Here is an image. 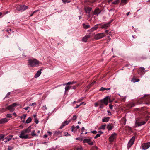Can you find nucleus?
Instances as JSON below:
<instances>
[{"label": "nucleus", "instance_id": "1", "mask_svg": "<svg viewBox=\"0 0 150 150\" xmlns=\"http://www.w3.org/2000/svg\"><path fill=\"white\" fill-rule=\"evenodd\" d=\"M30 131L31 127L30 126L26 129L21 132L19 137L22 139H27L28 137L27 133H29Z\"/></svg>", "mask_w": 150, "mask_h": 150}, {"label": "nucleus", "instance_id": "2", "mask_svg": "<svg viewBox=\"0 0 150 150\" xmlns=\"http://www.w3.org/2000/svg\"><path fill=\"white\" fill-rule=\"evenodd\" d=\"M28 65L29 67H36L38 66L39 62L35 59H29L28 60Z\"/></svg>", "mask_w": 150, "mask_h": 150}, {"label": "nucleus", "instance_id": "3", "mask_svg": "<svg viewBox=\"0 0 150 150\" xmlns=\"http://www.w3.org/2000/svg\"><path fill=\"white\" fill-rule=\"evenodd\" d=\"M16 103H14L6 107V108H3L0 110L1 112H4L7 110H8L10 112H12L14 111L15 110L14 107L17 105Z\"/></svg>", "mask_w": 150, "mask_h": 150}, {"label": "nucleus", "instance_id": "4", "mask_svg": "<svg viewBox=\"0 0 150 150\" xmlns=\"http://www.w3.org/2000/svg\"><path fill=\"white\" fill-rule=\"evenodd\" d=\"M109 99V96H107L104 99L100 100V104L99 108L102 109L104 107V104L107 105L108 103V100Z\"/></svg>", "mask_w": 150, "mask_h": 150}, {"label": "nucleus", "instance_id": "5", "mask_svg": "<svg viewBox=\"0 0 150 150\" xmlns=\"http://www.w3.org/2000/svg\"><path fill=\"white\" fill-rule=\"evenodd\" d=\"M28 8V6L23 5L17 6L16 7V9L18 10L23 11L27 9Z\"/></svg>", "mask_w": 150, "mask_h": 150}, {"label": "nucleus", "instance_id": "6", "mask_svg": "<svg viewBox=\"0 0 150 150\" xmlns=\"http://www.w3.org/2000/svg\"><path fill=\"white\" fill-rule=\"evenodd\" d=\"M105 36V34L104 33H102L96 35L94 36V38L96 40H98L102 38Z\"/></svg>", "mask_w": 150, "mask_h": 150}, {"label": "nucleus", "instance_id": "7", "mask_svg": "<svg viewBox=\"0 0 150 150\" xmlns=\"http://www.w3.org/2000/svg\"><path fill=\"white\" fill-rule=\"evenodd\" d=\"M150 146V142H148L146 143H143L141 145L142 149L143 150H146L149 148Z\"/></svg>", "mask_w": 150, "mask_h": 150}, {"label": "nucleus", "instance_id": "8", "mask_svg": "<svg viewBox=\"0 0 150 150\" xmlns=\"http://www.w3.org/2000/svg\"><path fill=\"white\" fill-rule=\"evenodd\" d=\"M135 140V137L133 136L129 142L127 144V147L128 149L131 147L134 144Z\"/></svg>", "mask_w": 150, "mask_h": 150}, {"label": "nucleus", "instance_id": "9", "mask_svg": "<svg viewBox=\"0 0 150 150\" xmlns=\"http://www.w3.org/2000/svg\"><path fill=\"white\" fill-rule=\"evenodd\" d=\"M117 134L116 133H114L112 134L111 136L109 138V142H112L114 141V140L115 139Z\"/></svg>", "mask_w": 150, "mask_h": 150}, {"label": "nucleus", "instance_id": "10", "mask_svg": "<svg viewBox=\"0 0 150 150\" xmlns=\"http://www.w3.org/2000/svg\"><path fill=\"white\" fill-rule=\"evenodd\" d=\"M92 8L91 7H86L85 8V10L86 13H88V16L89 18L91 16L90 12L92 10Z\"/></svg>", "mask_w": 150, "mask_h": 150}, {"label": "nucleus", "instance_id": "11", "mask_svg": "<svg viewBox=\"0 0 150 150\" xmlns=\"http://www.w3.org/2000/svg\"><path fill=\"white\" fill-rule=\"evenodd\" d=\"M113 20H111L110 22L106 24L102 25L101 28H102L106 29L108 28L110 26V23Z\"/></svg>", "mask_w": 150, "mask_h": 150}, {"label": "nucleus", "instance_id": "12", "mask_svg": "<svg viewBox=\"0 0 150 150\" xmlns=\"http://www.w3.org/2000/svg\"><path fill=\"white\" fill-rule=\"evenodd\" d=\"M148 118L146 119L145 121H143L139 122H137V121H136L135 122V124L139 126H141L145 124L146 122L148 121Z\"/></svg>", "mask_w": 150, "mask_h": 150}, {"label": "nucleus", "instance_id": "13", "mask_svg": "<svg viewBox=\"0 0 150 150\" xmlns=\"http://www.w3.org/2000/svg\"><path fill=\"white\" fill-rule=\"evenodd\" d=\"M101 25L100 24H96L95 25L94 27H92L90 30H88V31L92 32L96 30L98 28V25Z\"/></svg>", "mask_w": 150, "mask_h": 150}, {"label": "nucleus", "instance_id": "14", "mask_svg": "<svg viewBox=\"0 0 150 150\" xmlns=\"http://www.w3.org/2000/svg\"><path fill=\"white\" fill-rule=\"evenodd\" d=\"M54 133V136H58L59 137H62L61 132L60 131H55L53 132Z\"/></svg>", "mask_w": 150, "mask_h": 150}, {"label": "nucleus", "instance_id": "15", "mask_svg": "<svg viewBox=\"0 0 150 150\" xmlns=\"http://www.w3.org/2000/svg\"><path fill=\"white\" fill-rule=\"evenodd\" d=\"M91 37L90 35H88L85 36L83 38L82 41L84 42H86L87 41V39Z\"/></svg>", "mask_w": 150, "mask_h": 150}, {"label": "nucleus", "instance_id": "16", "mask_svg": "<svg viewBox=\"0 0 150 150\" xmlns=\"http://www.w3.org/2000/svg\"><path fill=\"white\" fill-rule=\"evenodd\" d=\"M8 120L6 118L1 119H0V124L5 123L7 122Z\"/></svg>", "mask_w": 150, "mask_h": 150}, {"label": "nucleus", "instance_id": "17", "mask_svg": "<svg viewBox=\"0 0 150 150\" xmlns=\"http://www.w3.org/2000/svg\"><path fill=\"white\" fill-rule=\"evenodd\" d=\"M114 127L112 123L109 124L107 126V129L108 130H111Z\"/></svg>", "mask_w": 150, "mask_h": 150}, {"label": "nucleus", "instance_id": "18", "mask_svg": "<svg viewBox=\"0 0 150 150\" xmlns=\"http://www.w3.org/2000/svg\"><path fill=\"white\" fill-rule=\"evenodd\" d=\"M79 128V125H77L76 127L72 126L71 127V131L72 132H75Z\"/></svg>", "mask_w": 150, "mask_h": 150}, {"label": "nucleus", "instance_id": "19", "mask_svg": "<svg viewBox=\"0 0 150 150\" xmlns=\"http://www.w3.org/2000/svg\"><path fill=\"white\" fill-rule=\"evenodd\" d=\"M101 12V11L99 9V8L96 9L94 11L93 13L94 15H98Z\"/></svg>", "mask_w": 150, "mask_h": 150}, {"label": "nucleus", "instance_id": "20", "mask_svg": "<svg viewBox=\"0 0 150 150\" xmlns=\"http://www.w3.org/2000/svg\"><path fill=\"white\" fill-rule=\"evenodd\" d=\"M91 140V138L85 139H83V142L84 143H88L89 142H90Z\"/></svg>", "mask_w": 150, "mask_h": 150}, {"label": "nucleus", "instance_id": "21", "mask_svg": "<svg viewBox=\"0 0 150 150\" xmlns=\"http://www.w3.org/2000/svg\"><path fill=\"white\" fill-rule=\"evenodd\" d=\"M41 73V70L38 71L34 76L35 78H37L39 76Z\"/></svg>", "mask_w": 150, "mask_h": 150}, {"label": "nucleus", "instance_id": "22", "mask_svg": "<svg viewBox=\"0 0 150 150\" xmlns=\"http://www.w3.org/2000/svg\"><path fill=\"white\" fill-rule=\"evenodd\" d=\"M69 123V122L67 121H65L64 122H63L62 125L60 127V128L62 129L65 126L68 125Z\"/></svg>", "mask_w": 150, "mask_h": 150}, {"label": "nucleus", "instance_id": "23", "mask_svg": "<svg viewBox=\"0 0 150 150\" xmlns=\"http://www.w3.org/2000/svg\"><path fill=\"white\" fill-rule=\"evenodd\" d=\"M109 118L108 117H104L102 120L103 122H107L109 121Z\"/></svg>", "mask_w": 150, "mask_h": 150}, {"label": "nucleus", "instance_id": "24", "mask_svg": "<svg viewBox=\"0 0 150 150\" xmlns=\"http://www.w3.org/2000/svg\"><path fill=\"white\" fill-rule=\"evenodd\" d=\"M139 81V79H136L134 78H133L132 79V81L134 83L138 82Z\"/></svg>", "mask_w": 150, "mask_h": 150}, {"label": "nucleus", "instance_id": "25", "mask_svg": "<svg viewBox=\"0 0 150 150\" xmlns=\"http://www.w3.org/2000/svg\"><path fill=\"white\" fill-rule=\"evenodd\" d=\"M32 120V119L30 117H28V119L26 121V123H30Z\"/></svg>", "mask_w": 150, "mask_h": 150}, {"label": "nucleus", "instance_id": "26", "mask_svg": "<svg viewBox=\"0 0 150 150\" xmlns=\"http://www.w3.org/2000/svg\"><path fill=\"white\" fill-rule=\"evenodd\" d=\"M84 28L85 29H87L90 27V26L89 25H86L83 23V25Z\"/></svg>", "mask_w": 150, "mask_h": 150}, {"label": "nucleus", "instance_id": "27", "mask_svg": "<svg viewBox=\"0 0 150 150\" xmlns=\"http://www.w3.org/2000/svg\"><path fill=\"white\" fill-rule=\"evenodd\" d=\"M35 132V130H33V131L31 133V135L33 137L38 136V135L36 134H35V133H34Z\"/></svg>", "mask_w": 150, "mask_h": 150}, {"label": "nucleus", "instance_id": "28", "mask_svg": "<svg viewBox=\"0 0 150 150\" xmlns=\"http://www.w3.org/2000/svg\"><path fill=\"white\" fill-rule=\"evenodd\" d=\"M91 150H98V148L97 146H95L92 147Z\"/></svg>", "mask_w": 150, "mask_h": 150}, {"label": "nucleus", "instance_id": "29", "mask_svg": "<svg viewBox=\"0 0 150 150\" xmlns=\"http://www.w3.org/2000/svg\"><path fill=\"white\" fill-rule=\"evenodd\" d=\"M106 126V125H103L100 127V129L103 130L105 129Z\"/></svg>", "mask_w": 150, "mask_h": 150}, {"label": "nucleus", "instance_id": "30", "mask_svg": "<svg viewBox=\"0 0 150 150\" xmlns=\"http://www.w3.org/2000/svg\"><path fill=\"white\" fill-rule=\"evenodd\" d=\"M70 88V87L69 86H67L65 88V92H66L69 88Z\"/></svg>", "mask_w": 150, "mask_h": 150}, {"label": "nucleus", "instance_id": "31", "mask_svg": "<svg viewBox=\"0 0 150 150\" xmlns=\"http://www.w3.org/2000/svg\"><path fill=\"white\" fill-rule=\"evenodd\" d=\"M129 105V108H131L132 107H133L135 106V105L134 104H130Z\"/></svg>", "mask_w": 150, "mask_h": 150}, {"label": "nucleus", "instance_id": "32", "mask_svg": "<svg viewBox=\"0 0 150 150\" xmlns=\"http://www.w3.org/2000/svg\"><path fill=\"white\" fill-rule=\"evenodd\" d=\"M76 140H79L80 141H83V138H81V137H78V138H76Z\"/></svg>", "mask_w": 150, "mask_h": 150}, {"label": "nucleus", "instance_id": "33", "mask_svg": "<svg viewBox=\"0 0 150 150\" xmlns=\"http://www.w3.org/2000/svg\"><path fill=\"white\" fill-rule=\"evenodd\" d=\"M63 2L64 3H69L70 2V0H62Z\"/></svg>", "mask_w": 150, "mask_h": 150}, {"label": "nucleus", "instance_id": "34", "mask_svg": "<svg viewBox=\"0 0 150 150\" xmlns=\"http://www.w3.org/2000/svg\"><path fill=\"white\" fill-rule=\"evenodd\" d=\"M100 134H97L94 137V138L95 139H96L97 138L100 137Z\"/></svg>", "mask_w": 150, "mask_h": 150}, {"label": "nucleus", "instance_id": "35", "mask_svg": "<svg viewBox=\"0 0 150 150\" xmlns=\"http://www.w3.org/2000/svg\"><path fill=\"white\" fill-rule=\"evenodd\" d=\"M72 85V83H71V82H69L65 84H63V85L64 86L66 85Z\"/></svg>", "mask_w": 150, "mask_h": 150}, {"label": "nucleus", "instance_id": "36", "mask_svg": "<svg viewBox=\"0 0 150 150\" xmlns=\"http://www.w3.org/2000/svg\"><path fill=\"white\" fill-rule=\"evenodd\" d=\"M34 122L36 124H38L39 122L37 118L34 119Z\"/></svg>", "mask_w": 150, "mask_h": 150}, {"label": "nucleus", "instance_id": "37", "mask_svg": "<svg viewBox=\"0 0 150 150\" xmlns=\"http://www.w3.org/2000/svg\"><path fill=\"white\" fill-rule=\"evenodd\" d=\"M6 116L8 117H9V118L11 117H12L11 114H7L6 115Z\"/></svg>", "mask_w": 150, "mask_h": 150}, {"label": "nucleus", "instance_id": "38", "mask_svg": "<svg viewBox=\"0 0 150 150\" xmlns=\"http://www.w3.org/2000/svg\"><path fill=\"white\" fill-rule=\"evenodd\" d=\"M95 0H86V1H88L91 3H93L94 2Z\"/></svg>", "mask_w": 150, "mask_h": 150}, {"label": "nucleus", "instance_id": "39", "mask_svg": "<svg viewBox=\"0 0 150 150\" xmlns=\"http://www.w3.org/2000/svg\"><path fill=\"white\" fill-rule=\"evenodd\" d=\"M42 109L43 110H47V108L46 106L45 105L43 106Z\"/></svg>", "mask_w": 150, "mask_h": 150}, {"label": "nucleus", "instance_id": "40", "mask_svg": "<svg viewBox=\"0 0 150 150\" xmlns=\"http://www.w3.org/2000/svg\"><path fill=\"white\" fill-rule=\"evenodd\" d=\"M76 118H77V117H76V115H74L73 116V117L72 120H75L76 119Z\"/></svg>", "mask_w": 150, "mask_h": 150}, {"label": "nucleus", "instance_id": "41", "mask_svg": "<svg viewBox=\"0 0 150 150\" xmlns=\"http://www.w3.org/2000/svg\"><path fill=\"white\" fill-rule=\"evenodd\" d=\"M13 149V147L11 146H9L8 148V150H11Z\"/></svg>", "mask_w": 150, "mask_h": 150}, {"label": "nucleus", "instance_id": "42", "mask_svg": "<svg viewBox=\"0 0 150 150\" xmlns=\"http://www.w3.org/2000/svg\"><path fill=\"white\" fill-rule=\"evenodd\" d=\"M105 89H106V88H103V87H101L100 89V91H102V90H105Z\"/></svg>", "mask_w": 150, "mask_h": 150}, {"label": "nucleus", "instance_id": "43", "mask_svg": "<svg viewBox=\"0 0 150 150\" xmlns=\"http://www.w3.org/2000/svg\"><path fill=\"white\" fill-rule=\"evenodd\" d=\"M76 150H82V147H81L80 148H76Z\"/></svg>", "mask_w": 150, "mask_h": 150}, {"label": "nucleus", "instance_id": "44", "mask_svg": "<svg viewBox=\"0 0 150 150\" xmlns=\"http://www.w3.org/2000/svg\"><path fill=\"white\" fill-rule=\"evenodd\" d=\"M4 136L3 135V134H1L0 135V138H1V139H3V138H4Z\"/></svg>", "mask_w": 150, "mask_h": 150}, {"label": "nucleus", "instance_id": "45", "mask_svg": "<svg viewBox=\"0 0 150 150\" xmlns=\"http://www.w3.org/2000/svg\"><path fill=\"white\" fill-rule=\"evenodd\" d=\"M7 140L6 141V142H7V141H9L11 139V138H7Z\"/></svg>", "mask_w": 150, "mask_h": 150}, {"label": "nucleus", "instance_id": "46", "mask_svg": "<svg viewBox=\"0 0 150 150\" xmlns=\"http://www.w3.org/2000/svg\"><path fill=\"white\" fill-rule=\"evenodd\" d=\"M88 144L90 145H93V143L92 142H89Z\"/></svg>", "mask_w": 150, "mask_h": 150}, {"label": "nucleus", "instance_id": "47", "mask_svg": "<svg viewBox=\"0 0 150 150\" xmlns=\"http://www.w3.org/2000/svg\"><path fill=\"white\" fill-rule=\"evenodd\" d=\"M91 132L93 133V134H96L97 133V132L96 130H94Z\"/></svg>", "mask_w": 150, "mask_h": 150}, {"label": "nucleus", "instance_id": "48", "mask_svg": "<svg viewBox=\"0 0 150 150\" xmlns=\"http://www.w3.org/2000/svg\"><path fill=\"white\" fill-rule=\"evenodd\" d=\"M34 105H36V104L35 103H33L32 104H30L29 105L32 106Z\"/></svg>", "mask_w": 150, "mask_h": 150}, {"label": "nucleus", "instance_id": "49", "mask_svg": "<svg viewBox=\"0 0 150 150\" xmlns=\"http://www.w3.org/2000/svg\"><path fill=\"white\" fill-rule=\"evenodd\" d=\"M109 108L111 109H112L113 106L111 104H110L109 105Z\"/></svg>", "mask_w": 150, "mask_h": 150}, {"label": "nucleus", "instance_id": "50", "mask_svg": "<svg viewBox=\"0 0 150 150\" xmlns=\"http://www.w3.org/2000/svg\"><path fill=\"white\" fill-rule=\"evenodd\" d=\"M98 103H95V107H97V106H98Z\"/></svg>", "mask_w": 150, "mask_h": 150}, {"label": "nucleus", "instance_id": "51", "mask_svg": "<svg viewBox=\"0 0 150 150\" xmlns=\"http://www.w3.org/2000/svg\"><path fill=\"white\" fill-rule=\"evenodd\" d=\"M29 108V107L28 106L27 107L24 108V109L25 110H27Z\"/></svg>", "mask_w": 150, "mask_h": 150}, {"label": "nucleus", "instance_id": "52", "mask_svg": "<svg viewBox=\"0 0 150 150\" xmlns=\"http://www.w3.org/2000/svg\"><path fill=\"white\" fill-rule=\"evenodd\" d=\"M47 133H48L49 134V135H50V136H51V134H52V132L49 131H48L47 132Z\"/></svg>", "mask_w": 150, "mask_h": 150}, {"label": "nucleus", "instance_id": "53", "mask_svg": "<svg viewBox=\"0 0 150 150\" xmlns=\"http://www.w3.org/2000/svg\"><path fill=\"white\" fill-rule=\"evenodd\" d=\"M108 31V30H106L105 31V32L107 33H110V32H109Z\"/></svg>", "mask_w": 150, "mask_h": 150}, {"label": "nucleus", "instance_id": "54", "mask_svg": "<svg viewBox=\"0 0 150 150\" xmlns=\"http://www.w3.org/2000/svg\"><path fill=\"white\" fill-rule=\"evenodd\" d=\"M85 129V128H84V127H83L82 128V129H81V131L83 132L84 130Z\"/></svg>", "mask_w": 150, "mask_h": 150}, {"label": "nucleus", "instance_id": "55", "mask_svg": "<svg viewBox=\"0 0 150 150\" xmlns=\"http://www.w3.org/2000/svg\"><path fill=\"white\" fill-rule=\"evenodd\" d=\"M76 86H74L72 87V89H75L76 88Z\"/></svg>", "mask_w": 150, "mask_h": 150}, {"label": "nucleus", "instance_id": "56", "mask_svg": "<svg viewBox=\"0 0 150 150\" xmlns=\"http://www.w3.org/2000/svg\"><path fill=\"white\" fill-rule=\"evenodd\" d=\"M36 116H37V115L36 114H35L33 116H34V119L37 118H36Z\"/></svg>", "mask_w": 150, "mask_h": 150}, {"label": "nucleus", "instance_id": "57", "mask_svg": "<svg viewBox=\"0 0 150 150\" xmlns=\"http://www.w3.org/2000/svg\"><path fill=\"white\" fill-rule=\"evenodd\" d=\"M80 104L79 105H77L74 108H78L80 106Z\"/></svg>", "mask_w": 150, "mask_h": 150}, {"label": "nucleus", "instance_id": "58", "mask_svg": "<svg viewBox=\"0 0 150 150\" xmlns=\"http://www.w3.org/2000/svg\"><path fill=\"white\" fill-rule=\"evenodd\" d=\"M23 117L25 119V118L26 117V114H24V115H23Z\"/></svg>", "mask_w": 150, "mask_h": 150}, {"label": "nucleus", "instance_id": "59", "mask_svg": "<svg viewBox=\"0 0 150 150\" xmlns=\"http://www.w3.org/2000/svg\"><path fill=\"white\" fill-rule=\"evenodd\" d=\"M35 12H36V11H34V12H33V13L31 14L30 15V17H31V16H32L33 15V14H34V13Z\"/></svg>", "mask_w": 150, "mask_h": 150}, {"label": "nucleus", "instance_id": "60", "mask_svg": "<svg viewBox=\"0 0 150 150\" xmlns=\"http://www.w3.org/2000/svg\"><path fill=\"white\" fill-rule=\"evenodd\" d=\"M47 137V135L46 134L44 135L43 136L45 138Z\"/></svg>", "mask_w": 150, "mask_h": 150}, {"label": "nucleus", "instance_id": "61", "mask_svg": "<svg viewBox=\"0 0 150 150\" xmlns=\"http://www.w3.org/2000/svg\"><path fill=\"white\" fill-rule=\"evenodd\" d=\"M10 94V92H8L7 95H6V97H7L8 96H9Z\"/></svg>", "mask_w": 150, "mask_h": 150}, {"label": "nucleus", "instance_id": "62", "mask_svg": "<svg viewBox=\"0 0 150 150\" xmlns=\"http://www.w3.org/2000/svg\"><path fill=\"white\" fill-rule=\"evenodd\" d=\"M13 115H14L16 117L17 116V115H16V113L15 112H14L13 113Z\"/></svg>", "mask_w": 150, "mask_h": 150}, {"label": "nucleus", "instance_id": "63", "mask_svg": "<svg viewBox=\"0 0 150 150\" xmlns=\"http://www.w3.org/2000/svg\"><path fill=\"white\" fill-rule=\"evenodd\" d=\"M69 135L68 133L67 132H66V134L65 135V136H68Z\"/></svg>", "mask_w": 150, "mask_h": 150}, {"label": "nucleus", "instance_id": "64", "mask_svg": "<svg viewBox=\"0 0 150 150\" xmlns=\"http://www.w3.org/2000/svg\"><path fill=\"white\" fill-rule=\"evenodd\" d=\"M18 117H20L21 120H22L23 118V117L22 116Z\"/></svg>", "mask_w": 150, "mask_h": 150}]
</instances>
